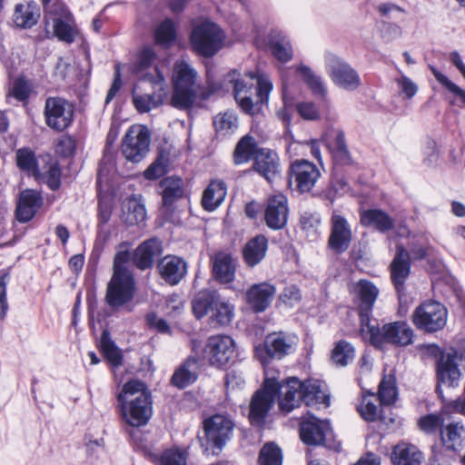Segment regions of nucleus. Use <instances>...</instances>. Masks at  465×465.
<instances>
[{
    "instance_id": "obj_18",
    "label": "nucleus",
    "mask_w": 465,
    "mask_h": 465,
    "mask_svg": "<svg viewBox=\"0 0 465 465\" xmlns=\"http://www.w3.org/2000/svg\"><path fill=\"white\" fill-rule=\"evenodd\" d=\"M459 356L457 352L443 353L437 362V391L440 392V385L458 387L461 379V371L458 365Z\"/></svg>"
},
{
    "instance_id": "obj_33",
    "label": "nucleus",
    "mask_w": 465,
    "mask_h": 465,
    "mask_svg": "<svg viewBox=\"0 0 465 465\" xmlns=\"http://www.w3.org/2000/svg\"><path fill=\"white\" fill-rule=\"evenodd\" d=\"M268 249V241L265 236L258 235L247 242L242 255L246 264L254 267L265 257Z\"/></svg>"
},
{
    "instance_id": "obj_28",
    "label": "nucleus",
    "mask_w": 465,
    "mask_h": 465,
    "mask_svg": "<svg viewBox=\"0 0 465 465\" xmlns=\"http://www.w3.org/2000/svg\"><path fill=\"white\" fill-rule=\"evenodd\" d=\"M410 272V254L402 245H397L395 257L391 263V277L397 292L402 290Z\"/></svg>"
},
{
    "instance_id": "obj_39",
    "label": "nucleus",
    "mask_w": 465,
    "mask_h": 465,
    "mask_svg": "<svg viewBox=\"0 0 465 465\" xmlns=\"http://www.w3.org/2000/svg\"><path fill=\"white\" fill-rule=\"evenodd\" d=\"M296 73L300 74L303 82L316 95L324 98L327 94L326 85L322 76L316 74L310 67L305 64H300L296 67Z\"/></svg>"
},
{
    "instance_id": "obj_7",
    "label": "nucleus",
    "mask_w": 465,
    "mask_h": 465,
    "mask_svg": "<svg viewBox=\"0 0 465 465\" xmlns=\"http://www.w3.org/2000/svg\"><path fill=\"white\" fill-rule=\"evenodd\" d=\"M325 67L331 80L338 87L355 91L361 86V80L358 72L336 54L331 53L325 54Z\"/></svg>"
},
{
    "instance_id": "obj_45",
    "label": "nucleus",
    "mask_w": 465,
    "mask_h": 465,
    "mask_svg": "<svg viewBox=\"0 0 465 465\" xmlns=\"http://www.w3.org/2000/svg\"><path fill=\"white\" fill-rule=\"evenodd\" d=\"M213 125L219 135H230L238 128L237 116L233 112L230 111L219 114L213 119Z\"/></svg>"
},
{
    "instance_id": "obj_1",
    "label": "nucleus",
    "mask_w": 465,
    "mask_h": 465,
    "mask_svg": "<svg viewBox=\"0 0 465 465\" xmlns=\"http://www.w3.org/2000/svg\"><path fill=\"white\" fill-rule=\"evenodd\" d=\"M117 401L123 420L133 427L146 425L152 417L151 392L143 381L131 380L124 383Z\"/></svg>"
},
{
    "instance_id": "obj_35",
    "label": "nucleus",
    "mask_w": 465,
    "mask_h": 465,
    "mask_svg": "<svg viewBox=\"0 0 465 465\" xmlns=\"http://www.w3.org/2000/svg\"><path fill=\"white\" fill-rule=\"evenodd\" d=\"M323 384L319 381L309 380L302 382L303 402L307 406L330 405V398L322 389Z\"/></svg>"
},
{
    "instance_id": "obj_59",
    "label": "nucleus",
    "mask_w": 465,
    "mask_h": 465,
    "mask_svg": "<svg viewBox=\"0 0 465 465\" xmlns=\"http://www.w3.org/2000/svg\"><path fill=\"white\" fill-rule=\"evenodd\" d=\"M302 229L309 236H316L321 227V216L317 213L304 212L301 216Z\"/></svg>"
},
{
    "instance_id": "obj_61",
    "label": "nucleus",
    "mask_w": 465,
    "mask_h": 465,
    "mask_svg": "<svg viewBox=\"0 0 465 465\" xmlns=\"http://www.w3.org/2000/svg\"><path fill=\"white\" fill-rule=\"evenodd\" d=\"M289 150L291 151H306L310 150L311 154L321 162L322 155H321V149L319 145V142L317 140H310L305 142H293L290 144Z\"/></svg>"
},
{
    "instance_id": "obj_29",
    "label": "nucleus",
    "mask_w": 465,
    "mask_h": 465,
    "mask_svg": "<svg viewBox=\"0 0 465 465\" xmlns=\"http://www.w3.org/2000/svg\"><path fill=\"white\" fill-rule=\"evenodd\" d=\"M42 205V197L34 190H25L21 193L16 207V218L21 223L30 221Z\"/></svg>"
},
{
    "instance_id": "obj_37",
    "label": "nucleus",
    "mask_w": 465,
    "mask_h": 465,
    "mask_svg": "<svg viewBox=\"0 0 465 465\" xmlns=\"http://www.w3.org/2000/svg\"><path fill=\"white\" fill-rule=\"evenodd\" d=\"M122 211V219L128 225L138 224L146 217L143 204L135 196L129 197L123 203Z\"/></svg>"
},
{
    "instance_id": "obj_8",
    "label": "nucleus",
    "mask_w": 465,
    "mask_h": 465,
    "mask_svg": "<svg viewBox=\"0 0 465 465\" xmlns=\"http://www.w3.org/2000/svg\"><path fill=\"white\" fill-rule=\"evenodd\" d=\"M298 338L292 333L272 332L266 336L263 346L255 348L256 357L262 364L271 358L282 359L290 354L296 347Z\"/></svg>"
},
{
    "instance_id": "obj_56",
    "label": "nucleus",
    "mask_w": 465,
    "mask_h": 465,
    "mask_svg": "<svg viewBox=\"0 0 465 465\" xmlns=\"http://www.w3.org/2000/svg\"><path fill=\"white\" fill-rule=\"evenodd\" d=\"M155 60V52L151 47H145L143 48L134 65V72L137 74L141 75L140 80L144 79V75L147 74L148 76H153V74L143 73L146 71L154 62Z\"/></svg>"
},
{
    "instance_id": "obj_31",
    "label": "nucleus",
    "mask_w": 465,
    "mask_h": 465,
    "mask_svg": "<svg viewBox=\"0 0 465 465\" xmlns=\"http://www.w3.org/2000/svg\"><path fill=\"white\" fill-rule=\"evenodd\" d=\"M360 218L362 226L373 228L380 232H386L394 226V220L381 209L361 211Z\"/></svg>"
},
{
    "instance_id": "obj_19",
    "label": "nucleus",
    "mask_w": 465,
    "mask_h": 465,
    "mask_svg": "<svg viewBox=\"0 0 465 465\" xmlns=\"http://www.w3.org/2000/svg\"><path fill=\"white\" fill-rule=\"evenodd\" d=\"M291 179L301 193L310 192L320 178L317 166L307 160H297L290 167Z\"/></svg>"
},
{
    "instance_id": "obj_38",
    "label": "nucleus",
    "mask_w": 465,
    "mask_h": 465,
    "mask_svg": "<svg viewBox=\"0 0 465 465\" xmlns=\"http://www.w3.org/2000/svg\"><path fill=\"white\" fill-rule=\"evenodd\" d=\"M50 14H47L49 15ZM54 16L52 19V26L54 35L65 43L71 44L74 41L77 35L76 28L68 22L64 21L62 18H67L69 14H53ZM49 19L46 24L49 25Z\"/></svg>"
},
{
    "instance_id": "obj_12",
    "label": "nucleus",
    "mask_w": 465,
    "mask_h": 465,
    "mask_svg": "<svg viewBox=\"0 0 465 465\" xmlns=\"http://www.w3.org/2000/svg\"><path fill=\"white\" fill-rule=\"evenodd\" d=\"M136 284L134 274L112 275L106 288L105 302L112 308H119L130 302L135 294Z\"/></svg>"
},
{
    "instance_id": "obj_20",
    "label": "nucleus",
    "mask_w": 465,
    "mask_h": 465,
    "mask_svg": "<svg viewBox=\"0 0 465 465\" xmlns=\"http://www.w3.org/2000/svg\"><path fill=\"white\" fill-rule=\"evenodd\" d=\"M288 214V200L284 194L275 193L267 199L264 219L271 229L283 228L287 223Z\"/></svg>"
},
{
    "instance_id": "obj_10",
    "label": "nucleus",
    "mask_w": 465,
    "mask_h": 465,
    "mask_svg": "<svg viewBox=\"0 0 465 465\" xmlns=\"http://www.w3.org/2000/svg\"><path fill=\"white\" fill-rule=\"evenodd\" d=\"M74 105L64 98L54 96L45 100L44 116L46 125L57 132L67 129L74 120Z\"/></svg>"
},
{
    "instance_id": "obj_36",
    "label": "nucleus",
    "mask_w": 465,
    "mask_h": 465,
    "mask_svg": "<svg viewBox=\"0 0 465 465\" xmlns=\"http://www.w3.org/2000/svg\"><path fill=\"white\" fill-rule=\"evenodd\" d=\"M39 14V8L35 3L18 4L15 8L14 22L19 27H31L36 24Z\"/></svg>"
},
{
    "instance_id": "obj_40",
    "label": "nucleus",
    "mask_w": 465,
    "mask_h": 465,
    "mask_svg": "<svg viewBox=\"0 0 465 465\" xmlns=\"http://www.w3.org/2000/svg\"><path fill=\"white\" fill-rule=\"evenodd\" d=\"M163 205H171L173 203L183 197V181L178 177H167L160 182Z\"/></svg>"
},
{
    "instance_id": "obj_30",
    "label": "nucleus",
    "mask_w": 465,
    "mask_h": 465,
    "mask_svg": "<svg viewBox=\"0 0 465 465\" xmlns=\"http://www.w3.org/2000/svg\"><path fill=\"white\" fill-rule=\"evenodd\" d=\"M424 457L417 446L400 442L395 445L391 452V462L393 465H422Z\"/></svg>"
},
{
    "instance_id": "obj_46",
    "label": "nucleus",
    "mask_w": 465,
    "mask_h": 465,
    "mask_svg": "<svg viewBox=\"0 0 465 465\" xmlns=\"http://www.w3.org/2000/svg\"><path fill=\"white\" fill-rule=\"evenodd\" d=\"M15 159L21 171L35 176L39 168L34 151L27 147L20 148L15 152Z\"/></svg>"
},
{
    "instance_id": "obj_64",
    "label": "nucleus",
    "mask_w": 465,
    "mask_h": 465,
    "mask_svg": "<svg viewBox=\"0 0 465 465\" xmlns=\"http://www.w3.org/2000/svg\"><path fill=\"white\" fill-rule=\"evenodd\" d=\"M401 94L406 98H412L418 92V85L408 76L402 74L395 80Z\"/></svg>"
},
{
    "instance_id": "obj_14",
    "label": "nucleus",
    "mask_w": 465,
    "mask_h": 465,
    "mask_svg": "<svg viewBox=\"0 0 465 465\" xmlns=\"http://www.w3.org/2000/svg\"><path fill=\"white\" fill-rule=\"evenodd\" d=\"M276 379L268 377L266 371V379L263 382L262 390L257 391L250 403L249 419L252 424L260 425L263 422L268 411L272 408L275 399Z\"/></svg>"
},
{
    "instance_id": "obj_51",
    "label": "nucleus",
    "mask_w": 465,
    "mask_h": 465,
    "mask_svg": "<svg viewBox=\"0 0 465 465\" xmlns=\"http://www.w3.org/2000/svg\"><path fill=\"white\" fill-rule=\"evenodd\" d=\"M354 356L353 346L346 341H338L331 351V360L338 366L348 365L353 361Z\"/></svg>"
},
{
    "instance_id": "obj_26",
    "label": "nucleus",
    "mask_w": 465,
    "mask_h": 465,
    "mask_svg": "<svg viewBox=\"0 0 465 465\" xmlns=\"http://www.w3.org/2000/svg\"><path fill=\"white\" fill-rule=\"evenodd\" d=\"M213 275L215 281L222 284L232 283L235 278L237 262L230 254L219 252L212 258Z\"/></svg>"
},
{
    "instance_id": "obj_54",
    "label": "nucleus",
    "mask_w": 465,
    "mask_h": 465,
    "mask_svg": "<svg viewBox=\"0 0 465 465\" xmlns=\"http://www.w3.org/2000/svg\"><path fill=\"white\" fill-rule=\"evenodd\" d=\"M282 454L281 449L274 443H266L259 455L260 465H282Z\"/></svg>"
},
{
    "instance_id": "obj_34",
    "label": "nucleus",
    "mask_w": 465,
    "mask_h": 465,
    "mask_svg": "<svg viewBox=\"0 0 465 465\" xmlns=\"http://www.w3.org/2000/svg\"><path fill=\"white\" fill-rule=\"evenodd\" d=\"M199 364L196 359L189 358L173 374L172 383L179 389H184L197 379Z\"/></svg>"
},
{
    "instance_id": "obj_6",
    "label": "nucleus",
    "mask_w": 465,
    "mask_h": 465,
    "mask_svg": "<svg viewBox=\"0 0 465 465\" xmlns=\"http://www.w3.org/2000/svg\"><path fill=\"white\" fill-rule=\"evenodd\" d=\"M224 35L219 26L211 22H203L196 25L191 35L193 49L200 54L210 57L222 47Z\"/></svg>"
},
{
    "instance_id": "obj_9",
    "label": "nucleus",
    "mask_w": 465,
    "mask_h": 465,
    "mask_svg": "<svg viewBox=\"0 0 465 465\" xmlns=\"http://www.w3.org/2000/svg\"><path fill=\"white\" fill-rule=\"evenodd\" d=\"M447 316V310L440 302L428 301L415 309L412 322L420 330L434 332L445 326Z\"/></svg>"
},
{
    "instance_id": "obj_15",
    "label": "nucleus",
    "mask_w": 465,
    "mask_h": 465,
    "mask_svg": "<svg viewBox=\"0 0 465 465\" xmlns=\"http://www.w3.org/2000/svg\"><path fill=\"white\" fill-rule=\"evenodd\" d=\"M234 423L228 416L215 414L203 421L207 444L221 450L231 440Z\"/></svg>"
},
{
    "instance_id": "obj_55",
    "label": "nucleus",
    "mask_w": 465,
    "mask_h": 465,
    "mask_svg": "<svg viewBox=\"0 0 465 465\" xmlns=\"http://www.w3.org/2000/svg\"><path fill=\"white\" fill-rule=\"evenodd\" d=\"M430 71L436 80L445 87L449 92L452 93L460 102V106H465V90L450 81L445 74L440 73L434 66H430Z\"/></svg>"
},
{
    "instance_id": "obj_27",
    "label": "nucleus",
    "mask_w": 465,
    "mask_h": 465,
    "mask_svg": "<svg viewBox=\"0 0 465 465\" xmlns=\"http://www.w3.org/2000/svg\"><path fill=\"white\" fill-rule=\"evenodd\" d=\"M162 278L169 284H178L187 273V262L181 257L167 255L158 265Z\"/></svg>"
},
{
    "instance_id": "obj_32",
    "label": "nucleus",
    "mask_w": 465,
    "mask_h": 465,
    "mask_svg": "<svg viewBox=\"0 0 465 465\" xmlns=\"http://www.w3.org/2000/svg\"><path fill=\"white\" fill-rule=\"evenodd\" d=\"M227 194V186L222 180L212 181L203 191L202 204L204 210L213 212L224 201Z\"/></svg>"
},
{
    "instance_id": "obj_52",
    "label": "nucleus",
    "mask_w": 465,
    "mask_h": 465,
    "mask_svg": "<svg viewBox=\"0 0 465 465\" xmlns=\"http://www.w3.org/2000/svg\"><path fill=\"white\" fill-rule=\"evenodd\" d=\"M327 146L337 163L341 164H348L351 163L350 153L342 132H337L334 141L332 143H329Z\"/></svg>"
},
{
    "instance_id": "obj_44",
    "label": "nucleus",
    "mask_w": 465,
    "mask_h": 465,
    "mask_svg": "<svg viewBox=\"0 0 465 465\" xmlns=\"http://www.w3.org/2000/svg\"><path fill=\"white\" fill-rule=\"evenodd\" d=\"M378 399L382 405H391L397 399L396 379L393 374L384 375L379 384Z\"/></svg>"
},
{
    "instance_id": "obj_50",
    "label": "nucleus",
    "mask_w": 465,
    "mask_h": 465,
    "mask_svg": "<svg viewBox=\"0 0 465 465\" xmlns=\"http://www.w3.org/2000/svg\"><path fill=\"white\" fill-rule=\"evenodd\" d=\"M176 38L175 24L171 19L163 20L154 31L155 43L163 45H171Z\"/></svg>"
},
{
    "instance_id": "obj_25",
    "label": "nucleus",
    "mask_w": 465,
    "mask_h": 465,
    "mask_svg": "<svg viewBox=\"0 0 465 465\" xmlns=\"http://www.w3.org/2000/svg\"><path fill=\"white\" fill-rule=\"evenodd\" d=\"M163 252L162 242L157 238H151L142 242L135 250L133 255L134 265L140 270L151 268L156 257Z\"/></svg>"
},
{
    "instance_id": "obj_62",
    "label": "nucleus",
    "mask_w": 465,
    "mask_h": 465,
    "mask_svg": "<svg viewBox=\"0 0 465 465\" xmlns=\"http://www.w3.org/2000/svg\"><path fill=\"white\" fill-rule=\"evenodd\" d=\"M442 418L436 414L426 415L419 420L420 429L426 433L437 431L442 426Z\"/></svg>"
},
{
    "instance_id": "obj_48",
    "label": "nucleus",
    "mask_w": 465,
    "mask_h": 465,
    "mask_svg": "<svg viewBox=\"0 0 465 465\" xmlns=\"http://www.w3.org/2000/svg\"><path fill=\"white\" fill-rule=\"evenodd\" d=\"M232 317L233 307L230 303L221 301L216 295L215 302L210 315L212 322L223 326L229 324L232 322Z\"/></svg>"
},
{
    "instance_id": "obj_41",
    "label": "nucleus",
    "mask_w": 465,
    "mask_h": 465,
    "mask_svg": "<svg viewBox=\"0 0 465 465\" xmlns=\"http://www.w3.org/2000/svg\"><path fill=\"white\" fill-rule=\"evenodd\" d=\"M441 441L444 446L452 450H457L462 446L465 439V429L459 422L450 423L440 430Z\"/></svg>"
},
{
    "instance_id": "obj_24",
    "label": "nucleus",
    "mask_w": 465,
    "mask_h": 465,
    "mask_svg": "<svg viewBox=\"0 0 465 465\" xmlns=\"http://www.w3.org/2000/svg\"><path fill=\"white\" fill-rule=\"evenodd\" d=\"M276 293L274 285L269 282L253 284L246 292L247 303L255 312H264Z\"/></svg>"
},
{
    "instance_id": "obj_23",
    "label": "nucleus",
    "mask_w": 465,
    "mask_h": 465,
    "mask_svg": "<svg viewBox=\"0 0 465 465\" xmlns=\"http://www.w3.org/2000/svg\"><path fill=\"white\" fill-rule=\"evenodd\" d=\"M352 233L347 220L334 213L331 217V231L329 237V247L336 253L345 252L351 242Z\"/></svg>"
},
{
    "instance_id": "obj_63",
    "label": "nucleus",
    "mask_w": 465,
    "mask_h": 465,
    "mask_svg": "<svg viewBox=\"0 0 465 465\" xmlns=\"http://www.w3.org/2000/svg\"><path fill=\"white\" fill-rule=\"evenodd\" d=\"M166 173V161L163 156L158 157L144 171L143 175L148 180H155Z\"/></svg>"
},
{
    "instance_id": "obj_3",
    "label": "nucleus",
    "mask_w": 465,
    "mask_h": 465,
    "mask_svg": "<svg viewBox=\"0 0 465 465\" xmlns=\"http://www.w3.org/2000/svg\"><path fill=\"white\" fill-rule=\"evenodd\" d=\"M173 85L171 104L178 109H189L198 98L204 100L209 96L198 83L196 71L184 61L174 64Z\"/></svg>"
},
{
    "instance_id": "obj_5",
    "label": "nucleus",
    "mask_w": 465,
    "mask_h": 465,
    "mask_svg": "<svg viewBox=\"0 0 465 465\" xmlns=\"http://www.w3.org/2000/svg\"><path fill=\"white\" fill-rule=\"evenodd\" d=\"M364 340L375 347L381 348L385 343L407 346L412 342L413 331L404 322H395L379 327L377 321L373 320L363 329H360Z\"/></svg>"
},
{
    "instance_id": "obj_47",
    "label": "nucleus",
    "mask_w": 465,
    "mask_h": 465,
    "mask_svg": "<svg viewBox=\"0 0 465 465\" xmlns=\"http://www.w3.org/2000/svg\"><path fill=\"white\" fill-rule=\"evenodd\" d=\"M61 172L56 162H51L48 166L38 169L35 174V179L39 183H46L50 189L56 190L60 185Z\"/></svg>"
},
{
    "instance_id": "obj_16",
    "label": "nucleus",
    "mask_w": 465,
    "mask_h": 465,
    "mask_svg": "<svg viewBox=\"0 0 465 465\" xmlns=\"http://www.w3.org/2000/svg\"><path fill=\"white\" fill-rule=\"evenodd\" d=\"M234 341L226 335H215L208 339L204 347V357L212 366L226 365L234 353Z\"/></svg>"
},
{
    "instance_id": "obj_57",
    "label": "nucleus",
    "mask_w": 465,
    "mask_h": 465,
    "mask_svg": "<svg viewBox=\"0 0 465 465\" xmlns=\"http://www.w3.org/2000/svg\"><path fill=\"white\" fill-rule=\"evenodd\" d=\"M101 349L104 354V356L108 359V361L114 364V366L121 365L122 363V355L120 351L114 346V342L111 341L109 337V333L107 331H103L100 341Z\"/></svg>"
},
{
    "instance_id": "obj_53",
    "label": "nucleus",
    "mask_w": 465,
    "mask_h": 465,
    "mask_svg": "<svg viewBox=\"0 0 465 465\" xmlns=\"http://www.w3.org/2000/svg\"><path fill=\"white\" fill-rule=\"evenodd\" d=\"M271 50L274 57L282 63L289 62L293 55L292 45L286 36L272 41Z\"/></svg>"
},
{
    "instance_id": "obj_17",
    "label": "nucleus",
    "mask_w": 465,
    "mask_h": 465,
    "mask_svg": "<svg viewBox=\"0 0 465 465\" xmlns=\"http://www.w3.org/2000/svg\"><path fill=\"white\" fill-rule=\"evenodd\" d=\"M276 384L275 395L279 394L278 403L281 411L291 412L303 401L302 381L297 378L292 377L281 382L276 380Z\"/></svg>"
},
{
    "instance_id": "obj_2",
    "label": "nucleus",
    "mask_w": 465,
    "mask_h": 465,
    "mask_svg": "<svg viewBox=\"0 0 465 465\" xmlns=\"http://www.w3.org/2000/svg\"><path fill=\"white\" fill-rule=\"evenodd\" d=\"M225 81L232 85L234 99L241 109L250 114L254 113V84L256 95L261 103L268 100L273 86L270 77L260 71L241 74L233 70L226 75Z\"/></svg>"
},
{
    "instance_id": "obj_49",
    "label": "nucleus",
    "mask_w": 465,
    "mask_h": 465,
    "mask_svg": "<svg viewBox=\"0 0 465 465\" xmlns=\"http://www.w3.org/2000/svg\"><path fill=\"white\" fill-rule=\"evenodd\" d=\"M378 400L373 393L362 397L358 411L366 421H375L381 417V407L376 403Z\"/></svg>"
},
{
    "instance_id": "obj_42",
    "label": "nucleus",
    "mask_w": 465,
    "mask_h": 465,
    "mask_svg": "<svg viewBox=\"0 0 465 465\" xmlns=\"http://www.w3.org/2000/svg\"><path fill=\"white\" fill-rule=\"evenodd\" d=\"M260 149L257 147L256 140L250 135L243 136L237 143L233 159L236 164H242L254 158Z\"/></svg>"
},
{
    "instance_id": "obj_21",
    "label": "nucleus",
    "mask_w": 465,
    "mask_h": 465,
    "mask_svg": "<svg viewBox=\"0 0 465 465\" xmlns=\"http://www.w3.org/2000/svg\"><path fill=\"white\" fill-rule=\"evenodd\" d=\"M252 167L269 183H272L281 174L280 158L274 151L268 148H262L257 152Z\"/></svg>"
},
{
    "instance_id": "obj_4",
    "label": "nucleus",
    "mask_w": 465,
    "mask_h": 465,
    "mask_svg": "<svg viewBox=\"0 0 465 465\" xmlns=\"http://www.w3.org/2000/svg\"><path fill=\"white\" fill-rule=\"evenodd\" d=\"M155 76L144 75L134 86L132 92L133 103L139 113H147L158 107L166 94V83L163 73L155 66Z\"/></svg>"
},
{
    "instance_id": "obj_11",
    "label": "nucleus",
    "mask_w": 465,
    "mask_h": 465,
    "mask_svg": "<svg viewBox=\"0 0 465 465\" xmlns=\"http://www.w3.org/2000/svg\"><path fill=\"white\" fill-rule=\"evenodd\" d=\"M150 143V133L147 127L139 124L132 125L122 143L123 154L126 160L139 163L148 153Z\"/></svg>"
},
{
    "instance_id": "obj_22",
    "label": "nucleus",
    "mask_w": 465,
    "mask_h": 465,
    "mask_svg": "<svg viewBox=\"0 0 465 465\" xmlns=\"http://www.w3.org/2000/svg\"><path fill=\"white\" fill-rule=\"evenodd\" d=\"M330 432L331 426L329 421L319 420L312 415H309L301 423V439L307 445H319L323 443L326 436Z\"/></svg>"
},
{
    "instance_id": "obj_60",
    "label": "nucleus",
    "mask_w": 465,
    "mask_h": 465,
    "mask_svg": "<svg viewBox=\"0 0 465 465\" xmlns=\"http://www.w3.org/2000/svg\"><path fill=\"white\" fill-rule=\"evenodd\" d=\"M130 260V253L128 251L117 252L113 265L114 274H133L132 271L128 268V262Z\"/></svg>"
},
{
    "instance_id": "obj_58",
    "label": "nucleus",
    "mask_w": 465,
    "mask_h": 465,
    "mask_svg": "<svg viewBox=\"0 0 465 465\" xmlns=\"http://www.w3.org/2000/svg\"><path fill=\"white\" fill-rule=\"evenodd\" d=\"M159 463L160 465H186V452L178 448L168 449L160 456Z\"/></svg>"
},
{
    "instance_id": "obj_13",
    "label": "nucleus",
    "mask_w": 465,
    "mask_h": 465,
    "mask_svg": "<svg viewBox=\"0 0 465 465\" xmlns=\"http://www.w3.org/2000/svg\"><path fill=\"white\" fill-rule=\"evenodd\" d=\"M353 301L358 306L360 329H363L373 320L371 318L373 305L379 295V289L370 281L361 280L351 286Z\"/></svg>"
},
{
    "instance_id": "obj_43",
    "label": "nucleus",
    "mask_w": 465,
    "mask_h": 465,
    "mask_svg": "<svg viewBox=\"0 0 465 465\" xmlns=\"http://www.w3.org/2000/svg\"><path fill=\"white\" fill-rule=\"evenodd\" d=\"M216 295L215 292L209 291H203L195 295L192 302V309L197 319H201L209 313L211 314Z\"/></svg>"
}]
</instances>
